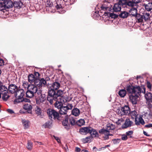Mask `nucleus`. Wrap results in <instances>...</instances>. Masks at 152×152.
Instances as JSON below:
<instances>
[{
    "label": "nucleus",
    "instance_id": "nucleus-37",
    "mask_svg": "<svg viewBox=\"0 0 152 152\" xmlns=\"http://www.w3.org/2000/svg\"><path fill=\"white\" fill-rule=\"evenodd\" d=\"M22 123L25 129L28 128L29 126V121H28L23 120Z\"/></svg>",
    "mask_w": 152,
    "mask_h": 152
},
{
    "label": "nucleus",
    "instance_id": "nucleus-6",
    "mask_svg": "<svg viewBox=\"0 0 152 152\" xmlns=\"http://www.w3.org/2000/svg\"><path fill=\"white\" fill-rule=\"evenodd\" d=\"M25 92L23 89H18L17 91L15 93V96L16 98L14 101V104L18 103L19 99L23 98V96L24 95Z\"/></svg>",
    "mask_w": 152,
    "mask_h": 152
},
{
    "label": "nucleus",
    "instance_id": "nucleus-60",
    "mask_svg": "<svg viewBox=\"0 0 152 152\" xmlns=\"http://www.w3.org/2000/svg\"><path fill=\"white\" fill-rule=\"evenodd\" d=\"M152 127V124H149L147 125H146L145 126V127L149 128Z\"/></svg>",
    "mask_w": 152,
    "mask_h": 152
},
{
    "label": "nucleus",
    "instance_id": "nucleus-10",
    "mask_svg": "<svg viewBox=\"0 0 152 152\" xmlns=\"http://www.w3.org/2000/svg\"><path fill=\"white\" fill-rule=\"evenodd\" d=\"M60 86V83L56 81L53 83L50 87V88L49 89L48 91H50L51 90L56 91L58 89Z\"/></svg>",
    "mask_w": 152,
    "mask_h": 152
},
{
    "label": "nucleus",
    "instance_id": "nucleus-61",
    "mask_svg": "<svg viewBox=\"0 0 152 152\" xmlns=\"http://www.w3.org/2000/svg\"><path fill=\"white\" fill-rule=\"evenodd\" d=\"M53 5V3H52V2H51V3H50V2H49V3H48L47 4V7L48 6L50 7H52Z\"/></svg>",
    "mask_w": 152,
    "mask_h": 152
},
{
    "label": "nucleus",
    "instance_id": "nucleus-9",
    "mask_svg": "<svg viewBox=\"0 0 152 152\" xmlns=\"http://www.w3.org/2000/svg\"><path fill=\"white\" fill-rule=\"evenodd\" d=\"M9 92L12 94L16 93L18 90V87L16 85L13 84L10 85L8 89Z\"/></svg>",
    "mask_w": 152,
    "mask_h": 152
},
{
    "label": "nucleus",
    "instance_id": "nucleus-31",
    "mask_svg": "<svg viewBox=\"0 0 152 152\" xmlns=\"http://www.w3.org/2000/svg\"><path fill=\"white\" fill-rule=\"evenodd\" d=\"M8 93V92H5L4 93V92L3 93L1 94L2 95V99L4 101H6L10 97V96L7 94Z\"/></svg>",
    "mask_w": 152,
    "mask_h": 152
},
{
    "label": "nucleus",
    "instance_id": "nucleus-30",
    "mask_svg": "<svg viewBox=\"0 0 152 152\" xmlns=\"http://www.w3.org/2000/svg\"><path fill=\"white\" fill-rule=\"evenodd\" d=\"M72 113L75 116H78L80 113V110L77 108H74L72 111Z\"/></svg>",
    "mask_w": 152,
    "mask_h": 152
},
{
    "label": "nucleus",
    "instance_id": "nucleus-28",
    "mask_svg": "<svg viewBox=\"0 0 152 152\" xmlns=\"http://www.w3.org/2000/svg\"><path fill=\"white\" fill-rule=\"evenodd\" d=\"M126 91L124 89L120 90L118 92V94L121 97H124L126 94Z\"/></svg>",
    "mask_w": 152,
    "mask_h": 152
},
{
    "label": "nucleus",
    "instance_id": "nucleus-8",
    "mask_svg": "<svg viewBox=\"0 0 152 152\" xmlns=\"http://www.w3.org/2000/svg\"><path fill=\"white\" fill-rule=\"evenodd\" d=\"M115 128L114 126L112 124H108L107 125L106 129H102L99 130V132L100 134H105V133H109L110 130H113Z\"/></svg>",
    "mask_w": 152,
    "mask_h": 152
},
{
    "label": "nucleus",
    "instance_id": "nucleus-26",
    "mask_svg": "<svg viewBox=\"0 0 152 152\" xmlns=\"http://www.w3.org/2000/svg\"><path fill=\"white\" fill-rule=\"evenodd\" d=\"M36 79L33 74H30L28 76V81L30 83L34 82Z\"/></svg>",
    "mask_w": 152,
    "mask_h": 152
},
{
    "label": "nucleus",
    "instance_id": "nucleus-50",
    "mask_svg": "<svg viewBox=\"0 0 152 152\" xmlns=\"http://www.w3.org/2000/svg\"><path fill=\"white\" fill-rule=\"evenodd\" d=\"M56 3L57 5L56 7L57 9H60L62 8V5L60 4L59 1H58L56 2Z\"/></svg>",
    "mask_w": 152,
    "mask_h": 152
},
{
    "label": "nucleus",
    "instance_id": "nucleus-62",
    "mask_svg": "<svg viewBox=\"0 0 152 152\" xmlns=\"http://www.w3.org/2000/svg\"><path fill=\"white\" fill-rule=\"evenodd\" d=\"M54 137L55 139L57 140L58 142L59 143L60 142V140L59 139V138L58 137H55L54 136Z\"/></svg>",
    "mask_w": 152,
    "mask_h": 152
},
{
    "label": "nucleus",
    "instance_id": "nucleus-52",
    "mask_svg": "<svg viewBox=\"0 0 152 152\" xmlns=\"http://www.w3.org/2000/svg\"><path fill=\"white\" fill-rule=\"evenodd\" d=\"M112 140L113 141V143L114 144H116L119 142L121 141V140L120 139H113Z\"/></svg>",
    "mask_w": 152,
    "mask_h": 152
},
{
    "label": "nucleus",
    "instance_id": "nucleus-47",
    "mask_svg": "<svg viewBox=\"0 0 152 152\" xmlns=\"http://www.w3.org/2000/svg\"><path fill=\"white\" fill-rule=\"evenodd\" d=\"M109 16L112 18H115L118 16V15L113 13H109Z\"/></svg>",
    "mask_w": 152,
    "mask_h": 152
},
{
    "label": "nucleus",
    "instance_id": "nucleus-46",
    "mask_svg": "<svg viewBox=\"0 0 152 152\" xmlns=\"http://www.w3.org/2000/svg\"><path fill=\"white\" fill-rule=\"evenodd\" d=\"M40 82L42 84V87L43 85L44 86H45L46 85V82L45 80V79L43 78H42L39 79V80Z\"/></svg>",
    "mask_w": 152,
    "mask_h": 152
},
{
    "label": "nucleus",
    "instance_id": "nucleus-45",
    "mask_svg": "<svg viewBox=\"0 0 152 152\" xmlns=\"http://www.w3.org/2000/svg\"><path fill=\"white\" fill-rule=\"evenodd\" d=\"M18 100L19 101H18V103L23 102H28L30 101L29 99L26 98H24L21 99H20Z\"/></svg>",
    "mask_w": 152,
    "mask_h": 152
},
{
    "label": "nucleus",
    "instance_id": "nucleus-58",
    "mask_svg": "<svg viewBox=\"0 0 152 152\" xmlns=\"http://www.w3.org/2000/svg\"><path fill=\"white\" fill-rule=\"evenodd\" d=\"M133 133V131H129L126 132V135L127 136L131 135Z\"/></svg>",
    "mask_w": 152,
    "mask_h": 152
},
{
    "label": "nucleus",
    "instance_id": "nucleus-39",
    "mask_svg": "<svg viewBox=\"0 0 152 152\" xmlns=\"http://www.w3.org/2000/svg\"><path fill=\"white\" fill-rule=\"evenodd\" d=\"M8 89L4 85L0 88V91L1 92V94L4 92H8Z\"/></svg>",
    "mask_w": 152,
    "mask_h": 152
},
{
    "label": "nucleus",
    "instance_id": "nucleus-4",
    "mask_svg": "<svg viewBox=\"0 0 152 152\" xmlns=\"http://www.w3.org/2000/svg\"><path fill=\"white\" fill-rule=\"evenodd\" d=\"M129 114L132 118H135V125H139L140 124L142 125H144L145 124V122L144 120L140 116L138 118V120H137V115H138V114H137V113L135 110L131 112H130Z\"/></svg>",
    "mask_w": 152,
    "mask_h": 152
},
{
    "label": "nucleus",
    "instance_id": "nucleus-57",
    "mask_svg": "<svg viewBox=\"0 0 152 152\" xmlns=\"http://www.w3.org/2000/svg\"><path fill=\"white\" fill-rule=\"evenodd\" d=\"M128 137L126 135H122L121 137V139L122 140H127Z\"/></svg>",
    "mask_w": 152,
    "mask_h": 152
},
{
    "label": "nucleus",
    "instance_id": "nucleus-36",
    "mask_svg": "<svg viewBox=\"0 0 152 152\" xmlns=\"http://www.w3.org/2000/svg\"><path fill=\"white\" fill-rule=\"evenodd\" d=\"M39 80V79H36L34 82V84L35 86L40 88L42 87V84L41 83Z\"/></svg>",
    "mask_w": 152,
    "mask_h": 152
},
{
    "label": "nucleus",
    "instance_id": "nucleus-13",
    "mask_svg": "<svg viewBox=\"0 0 152 152\" xmlns=\"http://www.w3.org/2000/svg\"><path fill=\"white\" fill-rule=\"evenodd\" d=\"M68 118L67 115H65L64 119H63L62 121V124L64 126H65V128L67 129H68L69 128L70 125L68 121Z\"/></svg>",
    "mask_w": 152,
    "mask_h": 152
},
{
    "label": "nucleus",
    "instance_id": "nucleus-12",
    "mask_svg": "<svg viewBox=\"0 0 152 152\" xmlns=\"http://www.w3.org/2000/svg\"><path fill=\"white\" fill-rule=\"evenodd\" d=\"M133 122L131 121L129 118H127L125 121V123L122 125L121 127L123 129H126L128 127H131Z\"/></svg>",
    "mask_w": 152,
    "mask_h": 152
},
{
    "label": "nucleus",
    "instance_id": "nucleus-11",
    "mask_svg": "<svg viewBox=\"0 0 152 152\" xmlns=\"http://www.w3.org/2000/svg\"><path fill=\"white\" fill-rule=\"evenodd\" d=\"M91 127H82L80 129V133L82 134H87L90 133L91 131Z\"/></svg>",
    "mask_w": 152,
    "mask_h": 152
},
{
    "label": "nucleus",
    "instance_id": "nucleus-56",
    "mask_svg": "<svg viewBox=\"0 0 152 152\" xmlns=\"http://www.w3.org/2000/svg\"><path fill=\"white\" fill-rule=\"evenodd\" d=\"M67 108H68V110H71L73 107V105L72 104H68L67 106H66Z\"/></svg>",
    "mask_w": 152,
    "mask_h": 152
},
{
    "label": "nucleus",
    "instance_id": "nucleus-29",
    "mask_svg": "<svg viewBox=\"0 0 152 152\" xmlns=\"http://www.w3.org/2000/svg\"><path fill=\"white\" fill-rule=\"evenodd\" d=\"M26 96L27 97L31 98L33 97L34 95V94L29 89H28L26 93Z\"/></svg>",
    "mask_w": 152,
    "mask_h": 152
},
{
    "label": "nucleus",
    "instance_id": "nucleus-1",
    "mask_svg": "<svg viewBox=\"0 0 152 152\" xmlns=\"http://www.w3.org/2000/svg\"><path fill=\"white\" fill-rule=\"evenodd\" d=\"M64 91L61 90H57L56 91L51 90L48 91L47 97V100L50 104H52L54 100L56 101L59 99L61 100V98H63L62 95Z\"/></svg>",
    "mask_w": 152,
    "mask_h": 152
},
{
    "label": "nucleus",
    "instance_id": "nucleus-18",
    "mask_svg": "<svg viewBox=\"0 0 152 152\" xmlns=\"http://www.w3.org/2000/svg\"><path fill=\"white\" fill-rule=\"evenodd\" d=\"M143 6L147 11L152 12V0L148 4H144Z\"/></svg>",
    "mask_w": 152,
    "mask_h": 152
},
{
    "label": "nucleus",
    "instance_id": "nucleus-48",
    "mask_svg": "<svg viewBox=\"0 0 152 152\" xmlns=\"http://www.w3.org/2000/svg\"><path fill=\"white\" fill-rule=\"evenodd\" d=\"M101 10L99 12H101L102 10V11H105L107 10L108 9V7H107L104 6V5H102V6L101 7Z\"/></svg>",
    "mask_w": 152,
    "mask_h": 152
},
{
    "label": "nucleus",
    "instance_id": "nucleus-25",
    "mask_svg": "<svg viewBox=\"0 0 152 152\" xmlns=\"http://www.w3.org/2000/svg\"><path fill=\"white\" fill-rule=\"evenodd\" d=\"M129 16V13L125 11L121 12L119 14V17L123 18H126Z\"/></svg>",
    "mask_w": 152,
    "mask_h": 152
},
{
    "label": "nucleus",
    "instance_id": "nucleus-21",
    "mask_svg": "<svg viewBox=\"0 0 152 152\" xmlns=\"http://www.w3.org/2000/svg\"><path fill=\"white\" fill-rule=\"evenodd\" d=\"M23 108L25 110H27L28 113H31V112L32 107L30 104H26L24 105Z\"/></svg>",
    "mask_w": 152,
    "mask_h": 152
},
{
    "label": "nucleus",
    "instance_id": "nucleus-7",
    "mask_svg": "<svg viewBox=\"0 0 152 152\" xmlns=\"http://www.w3.org/2000/svg\"><path fill=\"white\" fill-rule=\"evenodd\" d=\"M130 109L129 106L125 105L120 109L118 112L119 115L122 116L129 115L130 113Z\"/></svg>",
    "mask_w": 152,
    "mask_h": 152
},
{
    "label": "nucleus",
    "instance_id": "nucleus-20",
    "mask_svg": "<svg viewBox=\"0 0 152 152\" xmlns=\"http://www.w3.org/2000/svg\"><path fill=\"white\" fill-rule=\"evenodd\" d=\"M68 111V108L66 106H62L59 109V112L61 116V115H66Z\"/></svg>",
    "mask_w": 152,
    "mask_h": 152
},
{
    "label": "nucleus",
    "instance_id": "nucleus-41",
    "mask_svg": "<svg viewBox=\"0 0 152 152\" xmlns=\"http://www.w3.org/2000/svg\"><path fill=\"white\" fill-rule=\"evenodd\" d=\"M85 123V121L83 119H80L77 122V124L80 126L84 125Z\"/></svg>",
    "mask_w": 152,
    "mask_h": 152
},
{
    "label": "nucleus",
    "instance_id": "nucleus-5",
    "mask_svg": "<svg viewBox=\"0 0 152 152\" xmlns=\"http://www.w3.org/2000/svg\"><path fill=\"white\" fill-rule=\"evenodd\" d=\"M145 89L144 86H134L133 94L139 96L141 93L145 94Z\"/></svg>",
    "mask_w": 152,
    "mask_h": 152
},
{
    "label": "nucleus",
    "instance_id": "nucleus-19",
    "mask_svg": "<svg viewBox=\"0 0 152 152\" xmlns=\"http://www.w3.org/2000/svg\"><path fill=\"white\" fill-rule=\"evenodd\" d=\"M27 89H29L34 94H36L37 91V88L34 85H31L28 86Z\"/></svg>",
    "mask_w": 152,
    "mask_h": 152
},
{
    "label": "nucleus",
    "instance_id": "nucleus-43",
    "mask_svg": "<svg viewBox=\"0 0 152 152\" xmlns=\"http://www.w3.org/2000/svg\"><path fill=\"white\" fill-rule=\"evenodd\" d=\"M26 147L28 150H31L32 148V143L29 141H28Z\"/></svg>",
    "mask_w": 152,
    "mask_h": 152
},
{
    "label": "nucleus",
    "instance_id": "nucleus-23",
    "mask_svg": "<svg viewBox=\"0 0 152 152\" xmlns=\"http://www.w3.org/2000/svg\"><path fill=\"white\" fill-rule=\"evenodd\" d=\"M58 100H57L56 101V102L54 103V105L56 108L60 109L63 106V104L62 102H61V99L60 101H58Z\"/></svg>",
    "mask_w": 152,
    "mask_h": 152
},
{
    "label": "nucleus",
    "instance_id": "nucleus-2",
    "mask_svg": "<svg viewBox=\"0 0 152 152\" xmlns=\"http://www.w3.org/2000/svg\"><path fill=\"white\" fill-rule=\"evenodd\" d=\"M47 114L50 119L52 120V119L54 120L57 119L58 121L61 120V116L54 109H49L47 110Z\"/></svg>",
    "mask_w": 152,
    "mask_h": 152
},
{
    "label": "nucleus",
    "instance_id": "nucleus-34",
    "mask_svg": "<svg viewBox=\"0 0 152 152\" xmlns=\"http://www.w3.org/2000/svg\"><path fill=\"white\" fill-rule=\"evenodd\" d=\"M92 139L91 136H89L83 139H82V141L84 143H87L89 142H90Z\"/></svg>",
    "mask_w": 152,
    "mask_h": 152
},
{
    "label": "nucleus",
    "instance_id": "nucleus-24",
    "mask_svg": "<svg viewBox=\"0 0 152 152\" xmlns=\"http://www.w3.org/2000/svg\"><path fill=\"white\" fill-rule=\"evenodd\" d=\"M145 94V97L147 101L152 102V93L148 92Z\"/></svg>",
    "mask_w": 152,
    "mask_h": 152
},
{
    "label": "nucleus",
    "instance_id": "nucleus-35",
    "mask_svg": "<svg viewBox=\"0 0 152 152\" xmlns=\"http://www.w3.org/2000/svg\"><path fill=\"white\" fill-rule=\"evenodd\" d=\"M38 96L39 98L40 102H44L46 99V95L45 94H42L40 95L39 96Z\"/></svg>",
    "mask_w": 152,
    "mask_h": 152
},
{
    "label": "nucleus",
    "instance_id": "nucleus-17",
    "mask_svg": "<svg viewBox=\"0 0 152 152\" xmlns=\"http://www.w3.org/2000/svg\"><path fill=\"white\" fill-rule=\"evenodd\" d=\"M129 15H132V16L135 17L138 14L137 13V10L135 8L132 7L129 11Z\"/></svg>",
    "mask_w": 152,
    "mask_h": 152
},
{
    "label": "nucleus",
    "instance_id": "nucleus-32",
    "mask_svg": "<svg viewBox=\"0 0 152 152\" xmlns=\"http://www.w3.org/2000/svg\"><path fill=\"white\" fill-rule=\"evenodd\" d=\"M136 4L134 3V2L132 0H128L126 4V7H133Z\"/></svg>",
    "mask_w": 152,
    "mask_h": 152
},
{
    "label": "nucleus",
    "instance_id": "nucleus-59",
    "mask_svg": "<svg viewBox=\"0 0 152 152\" xmlns=\"http://www.w3.org/2000/svg\"><path fill=\"white\" fill-rule=\"evenodd\" d=\"M4 64V60L1 58H0V66H1Z\"/></svg>",
    "mask_w": 152,
    "mask_h": 152
},
{
    "label": "nucleus",
    "instance_id": "nucleus-40",
    "mask_svg": "<svg viewBox=\"0 0 152 152\" xmlns=\"http://www.w3.org/2000/svg\"><path fill=\"white\" fill-rule=\"evenodd\" d=\"M69 121L70 124L72 126L75 125L76 123H77V122L72 117L70 118Z\"/></svg>",
    "mask_w": 152,
    "mask_h": 152
},
{
    "label": "nucleus",
    "instance_id": "nucleus-27",
    "mask_svg": "<svg viewBox=\"0 0 152 152\" xmlns=\"http://www.w3.org/2000/svg\"><path fill=\"white\" fill-rule=\"evenodd\" d=\"M22 3L20 1H15L13 2V7L16 9H19L21 7Z\"/></svg>",
    "mask_w": 152,
    "mask_h": 152
},
{
    "label": "nucleus",
    "instance_id": "nucleus-54",
    "mask_svg": "<svg viewBox=\"0 0 152 152\" xmlns=\"http://www.w3.org/2000/svg\"><path fill=\"white\" fill-rule=\"evenodd\" d=\"M36 112L38 115H40L41 113V110L39 108H37L36 110Z\"/></svg>",
    "mask_w": 152,
    "mask_h": 152
},
{
    "label": "nucleus",
    "instance_id": "nucleus-3",
    "mask_svg": "<svg viewBox=\"0 0 152 152\" xmlns=\"http://www.w3.org/2000/svg\"><path fill=\"white\" fill-rule=\"evenodd\" d=\"M13 7V2L11 0H0L1 10L11 8Z\"/></svg>",
    "mask_w": 152,
    "mask_h": 152
},
{
    "label": "nucleus",
    "instance_id": "nucleus-63",
    "mask_svg": "<svg viewBox=\"0 0 152 152\" xmlns=\"http://www.w3.org/2000/svg\"><path fill=\"white\" fill-rule=\"evenodd\" d=\"M7 110L8 112L10 113V114H12L14 113V112L11 109H8Z\"/></svg>",
    "mask_w": 152,
    "mask_h": 152
},
{
    "label": "nucleus",
    "instance_id": "nucleus-49",
    "mask_svg": "<svg viewBox=\"0 0 152 152\" xmlns=\"http://www.w3.org/2000/svg\"><path fill=\"white\" fill-rule=\"evenodd\" d=\"M34 75L35 76L36 79H39L40 74L38 72H34Z\"/></svg>",
    "mask_w": 152,
    "mask_h": 152
},
{
    "label": "nucleus",
    "instance_id": "nucleus-44",
    "mask_svg": "<svg viewBox=\"0 0 152 152\" xmlns=\"http://www.w3.org/2000/svg\"><path fill=\"white\" fill-rule=\"evenodd\" d=\"M150 14L149 13H146L142 15L143 19L145 21L148 20L150 18Z\"/></svg>",
    "mask_w": 152,
    "mask_h": 152
},
{
    "label": "nucleus",
    "instance_id": "nucleus-14",
    "mask_svg": "<svg viewBox=\"0 0 152 152\" xmlns=\"http://www.w3.org/2000/svg\"><path fill=\"white\" fill-rule=\"evenodd\" d=\"M138 97V96L136 95L131 94L129 96V101L133 104H136L137 103V102Z\"/></svg>",
    "mask_w": 152,
    "mask_h": 152
},
{
    "label": "nucleus",
    "instance_id": "nucleus-15",
    "mask_svg": "<svg viewBox=\"0 0 152 152\" xmlns=\"http://www.w3.org/2000/svg\"><path fill=\"white\" fill-rule=\"evenodd\" d=\"M91 131L90 132L89 134H90V136H91L92 138L93 137H98L99 134L96 130L91 127Z\"/></svg>",
    "mask_w": 152,
    "mask_h": 152
},
{
    "label": "nucleus",
    "instance_id": "nucleus-16",
    "mask_svg": "<svg viewBox=\"0 0 152 152\" xmlns=\"http://www.w3.org/2000/svg\"><path fill=\"white\" fill-rule=\"evenodd\" d=\"M134 86L132 85H127L126 87V90L127 92L131 94H133Z\"/></svg>",
    "mask_w": 152,
    "mask_h": 152
},
{
    "label": "nucleus",
    "instance_id": "nucleus-55",
    "mask_svg": "<svg viewBox=\"0 0 152 152\" xmlns=\"http://www.w3.org/2000/svg\"><path fill=\"white\" fill-rule=\"evenodd\" d=\"M147 86L149 89H151L152 87V85L149 81H147Z\"/></svg>",
    "mask_w": 152,
    "mask_h": 152
},
{
    "label": "nucleus",
    "instance_id": "nucleus-38",
    "mask_svg": "<svg viewBox=\"0 0 152 152\" xmlns=\"http://www.w3.org/2000/svg\"><path fill=\"white\" fill-rule=\"evenodd\" d=\"M136 17L137 21L139 22H142L143 21V19H144L142 15L139 14H138Z\"/></svg>",
    "mask_w": 152,
    "mask_h": 152
},
{
    "label": "nucleus",
    "instance_id": "nucleus-51",
    "mask_svg": "<svg viewBox=\"0 0 152 152\" xmlns=\"http://www.w3.org/2000/svg\"><path fill=\"white\" fill-rule=\"evenodd\" d=\"M124 121V119L122 118H121V119H118L116 123L117 125H121V123L122 122H123Z\"/></svg>",
    "mask_w": 152,
    "mask_h": 152
},
{
    "label": "nucleus",
    "instance_id": "nucleus-64",
    "mask_svg": "<svg viewBox=\"0 0 152 152\" xmlns=\"http://www.w3.org/2000/svg\"><path fill=\"white\" fill-rule=\"evenodd\" d=\"M36 93H37V94L38 95V96H39L40 95L42 94V91L41 90H39L38 91L37 90V91Z\"/></svg>",
    "mask_w": 152,
    "mask_h": 152
},
{
    "label": "nucleus",
    "instance_id": "nucleus-53",
    "mask_svg": "<svg viewBox=\"0 0 152 152\" xmlns=\"http://www.w3.org/2000/svg\"><path fill=\"white\" fill-rule=\"evenodd\" d=\"M105 134V135L104 137H103V138H104V140H107L109 139V136L110 133H105L104 134Z\"/></svg>",
    "mask_w": 152,
    "mask_h": 152
},
{
    "label": "nucleus",
    "instance_id": "nucleus-33",
    "mask_svg": "<svg viewBox=\"0 0 152 152\" xmlns=\"http://www.w3.org/2000/svg\"><path fill=\"white\" fill-rule=\"evenodd\" d=\"M128 0H119L118 2L121 6L124 7H127L126 4Z\"/></svg>",
    "mask_w": 152,
    "mask_h": 152
},
{
    "label": "nucleus",
    "instance_id": "nucleus-42",
    "mask_svg": "<svg viewBox=\"0 0 152 152\" xmlns=\"http://www.w3.org/2000/svg\"><path fill=\"white\" fill-rule=\"evenodd\" d=\"M51 124L52 122L50 121H48L46 122L43 126H44L45 128H50L51 126Z\"/></svg>",
    "mask_w": 152,
    "mask_h": 152
},
{
    "label": "nucleus",
    "instance_id": "nucleus-22",
    "mask_svg": "<svg viewBox=\"0 0 152 152\" xmlns=\"http://www.w3.org/2000/svg\"><path fill=\"white\" fill-rule=\"evenodd\" d=\"M121 6L118 3L115 4L113 7V10L115 12L119 11L121 9Z\"/></svg>",
    "mask_w": 152,
    "mask_h": 152
}]
</instances>
